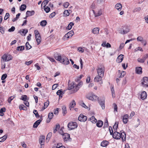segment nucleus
I'll use <instances>...</instances> for the list:
<instances>
[{
    "instance_id": "nucleus-1",
    "label": "nucleus",
    "mask_w": 148,
    "mask_h": 148,
    "mask_svg": "<svg viewBox=\"0 0 148 148\" xmlns=\"http://www.w3.org/2000/svg\"><path fill=\"white\" fill-rule=\"evenodd\" d=\"M83 85V82L81 81L77 85L75 84L74 82H72L71 84H68V89L69 90L71 89H73V90L74 92H77L81 88Z\"/></svg>"
},
{
    "instance_id": "nucleus-2",
    "label": "nucleus",
    "mask_w": 148,
    "mask_h": 148,
    "mask_svg": "<svg viewBox=\"0 0 148 148\" xmlns=\"http://www.w3.org/2000/svg\"><path fill=\"white\" fill-rule=\"evenodd\" d=\"M55 59L60 61V62L63 64H68L69 63V62L68 59L66 57H61V56L58 54L57 55H55Z\"/></svg>"
},
{
    "instance_id": "nucleus-3",
    "label": "nucleus",
    "mask_w": 148,
    "mask_h": 148,
    "mask_svg": "<svg viewBox=\"0 0 148 148\" xmlns=\"http://www.w3.org/2000/svg\"><path fill=\"white\" fill-rule=\"evenodd\" d=\"M129 31L130 29L127 26H122L119 30V33L123 34H126Z\"/></svg>"
},
{
    "instance_id": "nucleus-4",
    "label": "nucleus",
    "mask_w": 148,
    "mask_h": 148,
    "mask_svg": "<svg viewBox=\"0 0 148 148\" xmlns=\"http://www.w3.org/2000/svg\"><path fill=\"white\" fill-rule=\"evenodd\" d=\"M86 97L89 100L94 101L97 100L99 99L98 97L93 93L88 94L86 96Z\"/></svg>"
},
{
    "instance_id": "nucleus-5",
    "label": "nucleus",
    "mask_w": 148,
    "mask_h": 148,
    "mask_svg": "<svg viewBox=\"0 0 148 148\" xmlns=\"http://www.w3.org/2000/svg\"><path fill=\"white\" fill-rule=\"evenodd\" d=\"M77 126V124L75 122H71L67 125V127L70 130L76 128Z\"/></svg>"
},
{
    "instance_id": "nucleus-6",
    "label": "nucleus",
    "mask_w": 148,
    "mask_h": 148,
    "mask_svg": "<svg viewBox=\"0 0 148 148\" xmlns=\"http://www.w3.org/2000/svg\"><path fill=\"white\" fill-rule=\"evenodd\" d=\"M141 84L144 87H148V77H145L141 80Z\"/></svg>"
},
{
    "instance_id": "nucleus-7",
    "label": "nucleus",
    "mask_w": 148,
    "mask_h": 148,
    "mask_svg": "<svg viewBox=\"0 0 148 148\" xmlns=\"http://www.w3.org/2000/svg\"><path fill=\"white\" fill-rule=\"evenodd\" d=\"M74 33L73 30H71L67 33L63 38V39L65 40H67L70 37H71L74 34Z\"/></svg>"
},
{
    "instance_id": "nucleus-8",
    "label": "nucleus",
    "mask_w": 148,
    "mask_h": 148,
    "mask_svg": "<svg viewBox=\"0 0 148 148\" xmlns=\"http://www.w3.org/2000/svg\"><path fill=\"white\" fill-rule=\"evenodd\" d=\"M98 75L102 77H103L104 72V67L103 66H100L98 67L97 69Z\"/></svg>"
},
{
    "instance_id": "nucleus-9",
    "label": "nucleus",
    "mask_w": 148,
    "mask_h": 148,
    "mask_svg": "<svg viewBox=\"0 0 148 148\" xmlns=\"http://www.w3.org/2000/svg\"><path fill=\"white\" fill-rule=\"evenodd\" d=\"M87 119L86 116L82 114H81L78 117V120L81 122H84L86 121Z\"/></svg>"
},
{
    "instance_id": "nucleus-10",
    "label": "nucleus",
    "mask_w": 148,
    "mask_h": 148,
    "mask_svg": "<svg viewBox=\"0 0 148 148\" xmlns=\"http://www.w3.org/2000/svg\"><path fill=\"white\" fill-rule=\"evenodd\" d=\"M62 137L65 141L71 140V139L70 138V135L69 134L67 133L64 134L63 135Z\"/></svg>"
},
{
    "instance_id": "nucleus-11",
    "label": "nucleus",
    "mask_w": 148,
    "mask_h": 148,
    "mask_svg": "<svg viewBox=\"0 0 148 148\" xmlns=\"http://www.w3.org/2000/svg\"><path fill=\"white\" fill-rule=\"evenodd\" d=\"M102 77H103L98 75L95 78L94 81L95 82H100V84H103V82L102 81Z\"/></svg>"
},
{
    "instance_id": "nucleus-12",
    "label": "nucleus",
    "mask_w": 148,
    "mask_h": 148,
    "mask_svg": "<svg viewBox=\"0 0 148 148\" xmlns=\"http://www.w3.org/2000/svg\"><path fill=\"white\" fill-rule=\"evenodd\" d=\"M148 58V54H146L142 58H138L137 59V61L139 62L143 63Z\"/></svg>"
},
{
    "instance_id": "nucleus-13",
    "label": "nucleus",
    "mask_w": 148,
    "mask_h": 148,
    "mask_svg": "<svg viewBox=\"0 0 148 148\" xmlns=\"http://www.w3.org/2000/svg\"><path fill=\"white\" fill-rule=\"evenodd\" d=\"M113 137L116 139H119L121 138L120 133L117 132H114L112 135Z\"/></svg>"
},
{
    "instance_id": "nucleus-14",
    "label": "nucleus",
    "mask_w": 148,
    "mask_h": 148,
    "mask_svg": "<svg viewBox=\"0 0 148 148\" xmlns=\"http://www.w3.org/2000/svg\"><path fill=\"white\" fill-rule=\"evenodd\" d=\"M120 135H121V138L123 141H125L126 140V134L125 132H123V131H121L120 132Z\"/></svg>"
},
{
    "instance_id": "nucleus-15",
    "label": "nucleus",
    "mask_w": 148,
    "mask_h": 148,
    "mask_svg": "<svg viewBox=\"0 0 148 148\" xmlns=\"http://www.w3.org/2000/svg\"><path fill=\"white\" fill-rule=\"evenodd\" d=\"M45 140V137L42 136L40 137L39 139L40 143L41 145H44Z\"/></svg>"
},
{
    "instance_id": "nucleus-16",
    "label": "nucleus",
    "mask_w": 148,
    "mask_h": 148,
    "mask_svg": "<svg viewBox=\"0 0 148 148\" xmlns=\"http://www.w3.org/2000/svg\"><path fill=\"white\" fill-rule=\"evenodd\" d=\"M42 120L40 119H39L36 121L34 123L33 127L34 128H36L39 124L41 122Z\"/></svg>"
},
{
    "instance_id": "nucleus-17",
    "label": "nucleus",
    "mask_w": 148,
    "mask_h": 148,
    "mask_svg": "<svg viewBox=\"0 0 148 148\" xmlns=\"http://www.w3.org/2000/svg\"><path fill=\"white\" fill-rule=\"evenodd\" d=\"M100 105L101 106L102 109L103 110L105 108V101L103 100H100L99 101Z\"/></svg>"
},
{
    "instance_id": "nucleus-18",
    "label": "nucleus",
    "mask_w": 148,
    "mask_h": 148,
    "mask_svg": "<svg viewBox=\"0 0 148 148\" xmlns=\"http://www.w3.org/2000/svg\"><path fill=\"white\" fill-rule=\"evenodd\" d=\"M136 71L137 73L141 74L142 73V68L141 67H137L136 69Z\"/></svg>"
},
{
    "instance_id": "nucleus-19",
    "label": "nucleus",
    "mask_w": 148,
    "mask_h": 148,
    "mask_svg": "<svg viewBox=\"0 0 148 148\" xmlns=\"http://www.w3.org/2000/svg\"><path fill=\"white\" fill-rule=\"evenodd\" d=\"M76 105V103L74 100H73L70 103L69 108L70 110L72 108H74Z\"/></svg>"
},
{
    "instance_id": "nucleus-20",
    "label": "nucleus",
    "mask_w": 148,
    "mask_h": 148,
    "mask_svg": "<svg viewBox=\"0 0 148 148\" xmlns=\"http://www.w3.org/2000/svg\"><path fill=\"white\" fill-rule=\"evenodd\" d=\"M99 27L94 28L92 30V32L94 34H98L99 33Z\"/></svg>"
},
{
    "instance_id": "nucleus-21",
    "label": "nucleus",
    "mask_w": 148,
    "mask_h": 148,
    "mask_svg": "<svg viewBox=\"0 0 148 148\" xmlns=\"http://www.w3.org/2000/svg\"><path fill=\"white\" fill-rule=\"evenodd\" d=\"M128 114L125 115L123 117V123L126 124L128 121Z\"/></svg>"
},
{
    "instance_id": "nucleus-22",
    "label": "nucleus",
    "mask_w": 148,
    "mask_h": 148,
    "mask_svg": "<svg viewBox=\"0 0 148 148\" xmlns=\"http://www.w3.org/2000/svg\"><path fill=\"white\" fill-rule=\"evenodd\" d=\"M122 7L121 4L119 3H117L116 5L115 8L119 11H120L121 10Z\"/></svg>"
},
{
    "instance_id": "nucleus-23",
    "label": "nucleus",
    "mask_w": 148,
    "mask_h": 148,
    "mask_svg": "<svg viewBox=\"0 0 148 148\" xmlns=\"http://www.w3.org/2000/svg\"><path fill=\"white\" fill-rule=\"evenodd\" d=\"M147 97V94L146 92L143 91L140 95L141 98L143 100H144L146 99Z\"/></svg>"
},
{
    "instance_id": "nucleus-24",
    "label": "nucleus",
    "mask_w": 148,
    "mask_h": 148,
    "mask_svg": "<svg viewBox=\"0 0 148 148\" xmlns=\"http://www.w3.org/2000/svg\"><path fill=\"white\" fill-rule=\"evenodd\" d=\"M123 55L121 54L117 58L116 61L118 63L121 62L123 59Z\"/></svg>"
},
{
    "instance_id": "nucleus-25",
    "label": "nucleus",
    "mask_w": 148,
    "mask_h": 148,
    "mask_svg": "<svg viewBox=\"0 0 148 148\" xmlns=\"http://www.w3.org/2000/svg\"><path fill=\"white\" fill-rule=\"evenodd\" d=\"M35 13L34 11L32 10V11H27L26 12V15H27V16H31L34 15Z\"/></svg>"
},
{
    "instance_id": "nucleus-26",
    "label": "nucleus",
    "mask_w": 148,
    "mask_h": 148,
    "mask_svg": "<svg viewBox=\"0 0 148 148\" xmlns=\"http://www.w3.org/2000/svg\"><path fill=\"white\" fill-rule=\"evenodd\" d=\"M64 93L61 89L58 90L56 92V94L59 96L60 97H62Z\"/></svg>"
},
{
    "instance_id": "nucleus-27",
    "label": "nucleus",
    "mask_w": 148,
    "mask_h": 148,
    "mask_svg": "<svg viewBox=\"0 0 148 148\" xmlns=\"http://www.w3.org/2000/svg\"><path fill=\"white\" fill-rule=\"evenodd\" d=\"M108 144V142L106 140H103L101 142V146L103 147L107 146Z\"/></svg>"
},
{
    "instance_id": "nucleus-28",
    "label": "nucleus",
    "mask_w": 148,
    "mask_h": 148,
    "mask_svg": "<svg viewBox=\"0 0 148 148\" xmlns=\"http://www.w3.org/2000/svg\"><path fill=\"white\" fill-rule=\"evenodd\" d=\"M89 120L93 123H95L97 121V120L94 116L91 117L88 119Z\"/></svg>"
},
{
    "instance_id": "nucleus-29",
    "label": "nucleus",
    "mask_w": 148,
    "mask_h": 148,
    "mask_svg": "<svg viewBox=\"0 0 148 148\" xmlns=\"http://www.w3.org/2000/svg\"><path fill=\"white\" fill-rule=\"evenodd\" d=\"M103 124V122L101 120H98L96 123V125L97 127H101Z\"/></svg>"
},
{
    "instance_id": "nucleus-30",
    "label": "nucleus",
    "mask_w": 148,
    "mask_h": 148,
    "mask_svg": "<svg viewBox=\"0 0 148 148\" xmlns=\"http://www.w3.org/2000/svg\"><path fill=\"white\" fill-rule=\"evenodd\" d=\"M49 104V101H47L45 102L44 104V106L42 108L41 110L42 111L44 109L46 108L48 106Z\"/></svg>"
},
{
    "instance_id": "nucleus-31",
    "label": "nucleus",
    "mask_w": 148,
    "mask_h": 148,
    "mask_svg": "<svg viewBox=\"0 0 148 148\" xmlns=\"http://www.w3.org/2000/svg\"><path fill=\"white\" fill-rule=\"evenodd\" d=\"M62 113L64 115L67 113L66 108L65 106H63L62 107Z\"/></svg>"
},
{
    "instance_id": "nucleus-32",
    "label": "nucleus",
    "mask_w": 148,
    "mask_h": 148,
    "mask_svg": "<svg viewBox=\"0 0 148 148\" xmlns=\"http://www.w3.org/2000/svg\"><path fill=\"white\" fill-rule=\"evenodd\" d=\"M70 11H71V10H65L64 12V14L65 16H69L70 14L69 12Z\"/></svg>"
},
{
    "instance_id": "nucleus-33",
    "label": "nucleus",
    "mask_w": 148,
    "mask_h": 148,
    "mask_svg": "<svg viewBox=\"0 0 148 148\" xmlns=\"http://www.w3.org/2000/svg\"><path fill=\"white\" fill-rule=\"evenodd\" d=\"M7 137V135H5L2 137L0 138V142H4L6 139Z\"/></svg>"
},
{
    "instance_id": "nucleus-34",
    "label": "nucleus",
    "mask_w": 148,
    "mask_h": 148,
    "mask_svg": "<svg viewBox=\"0 0 148 148\" xmlns=\"http://www.w3.org/2000/svg\"><path fill=\"white\" fill-rule=\"evenodd\" d=\"M36 40L37 43V45H39L41 41V36H39L37 38H36Z\"/></svg>"
},
{
    "instance_id": "nucleus-35",
    "label": "nucleus",
    "mask_w": 148,
    "mask_h": 148,
    "mask_svg": "<svg viewBox=\"0 0 148 148\" xmlns=\"http://www.w3.org/2000/svg\"><path fill=\"white\" fill-rule=\"evenodd\" d=\"M32 47L31 46L29 45V42H27L26 43V50L29 49Z\"/></svg>"
},
{
    "instance_id": "nucleus-36",
    "label": "nucleus",
    "mask_w": 148,
    "mask_h": 148,
    "mask_svg": "<svg viewBox=\"0 0 148 148\" xmlns=\"http://www.w3.org/2000/svg\"><path fill=\"white\" fill-rule=\"evenodd\" d=\"M26 8V6L25 4L22 5L20 7V10L22 11L24 10Z\"/></svg>"
},
{
    "instance_id": "nucleus-37",
    "label": "nucleus",
    "mask_w": 148,
    "mask_h": 148,
    "mask_svg": "<svg viewBox=\"0 0 148 148\" xmlns=\"http://www.w3.org/2000/svg\"><path fill=\"white\" fill-rule=\"evenodd\" d=\"M74 25V23L73 22H71L68 25V26L67 27V29H68L69 30L71 29L72 26H73Z\"/></svg>"
},
{
    "instance_id": "nucleus-38",
    "label": "nucleus",
    "mask_w": 148,
    "mask_h": 148,
    "mask_svg": "<svg viewBox=\"0 0 148 148\" xmlns=\"http://www.w3.org/2000/svg\"><path fill=\"white\" fill-rule=\"evenodd\" d=\"M47 23L46 21L44 20L40 22V25L42 26H45Z\"/></svg>"
},
{
    "instance_id": "nucleus-39",
    "label": "nucleus",
    "mask_w": 148,
    "mask_h": 148,
    "mask_svg": "<svg viewBox=\"0 0 148 148\" xmlns=\"http://www.w3.org/2000/svg\"><path fill=\"white\" fill-rule=\"evenodd\" d=\"M118 122H116L113 126V128L114 131L117 130L118 127Z\"/></svg>"
},
{
    "instance_id": "nucleus-40",
    "label": "nucleus",
    "mask_w": 148,
    "mask_h": 148,
    "mask_svg": "<svg viewBox=\"0 0 148 148\" xmlns=\"http://www.w3.org/2000/svg\"><path fill=\"white\" fill-rule=\"evenodd\" d=\"M52 133L51 132H49L48 134H47L46 138V141L47 140H48V141L50 138L52 136Z\"/></svg>"
},
{
    "instance_id": "nucleus-41",
    "label": "nucleus",
    "mask_w": 148,
    "mask_h": 148,
    "mask_svg": "<svg viewBox=\"0 0 148 148\" xmlns=\"http://www.w3.org/2000/svg\"><path fill=\"white\" fill-rule=\"evenodd\" d=\"M19 108L21 110H26L27 109L26 107L23 105H21L19 106Z\"/></svg>"
},
{
    "instance_id": "nucleus-42",
    "label": "nucleus",
    "mask_w": 148,
    "mask_h": 148,
    "mask_svg": "<svg viewBox=\"0 0 148 148\" xmlns=\"http://www.w3.org/2000/svg\"><path fill=\"white\" fill-rule=\"evenodd\" d=\"M6 56V57H7V61H9L10 60H11L12 59V56L10 55H7Z\"/></svg>"
},
{
    "instance_id": "nucleus-43",
    "label": "nucleus",
    "mask_w": 148,
    "mask_h": 148,
    "mask_svg": "<svg viewBox=\"0 0 148 148\" xmlns=\"http://www.w3.org/2000/svg\"><path fill=\"white\" fill-rule=\"evenodd\" d=\"M28 32V30L27 29H23L22 31L20 30L19 31V32L21 33L22 32V33L23 34H24V35L25 36V34H27Z\"/></svg>"
},
{
    "instance_id": "nucleus-44",
    "label": "nucleus",
    "mask_w": 148,
    "mask_h": 148,
    "mask_svg": "<svg viewBox=\"0 0 148 148\" xmlns=\"http://www.w3.org/2000/svg\"><path fill=\"white\" fill-rule=\"evenodd\" d=\"M15 96H12L9 97L8 100V102L10 103L11 101L15 97Z\"/></svg>"
},
{
    "instance_id": "nucleus-45",
    "label": "nucleus",
    "mask_w": 148,
    "mask_h": 148,
    "mask_svg": "<svg viewBox=\"0 0 148 148\" xmlns=\"http://www.w3.org/2000/svg\"><path fill=\"white\" fill-rule=\"evenodd\" d=\"M111 91L112 92V97L114 98L115 97V94L114 90L113 87L111 88Z\"/></svg>"
},
{
    "instance_id": "nucleus-46",
    "label": "nucleus",
    "mask_w": 148,
    "mask_h": 148,
    "mask_svg": "<svg viewBox=\"0 0 148 148\" xmlns=\"http://www.w3.org/2000/svg\"><path fill=\"white\" fill-rule=\"evenodd\" d=\"M27 97L26 95H24L21 96V99L24 101H26L27 99Z\"/></svg>"
},
{
    "instance_id": "nucleus-47",
    "label": "nucleus",
    "mask_w": 148,
    "mask_h": 148,
    "mask_svg": "<svg viewBox=\"0 0 148 148\" xmlns=\"http://www.w3.org/2000/svg\"><path fill=\"white\" fill-rule=\"evenodd\" d=\"M102 14L101 10H100L98 11L97 13L95 14V17H97L101 15Z\"/></svg>"
},
{
    "instance_id": "nucleus-48",
    "label": "nucleus",
    "mask_w": 148,
    "mask_h": 148,
    "mask_svg": "<svg viewBox=\"0 0 148 148\" xmlns=\"http://www.w3.org/2000/svg\"><path fill=\"white\" fill-rule=\"evenodd\" d=\"M60 127V125L59 124H58L56 125V126L53 130V132L54 133H55L56 132L57 130Z\"/></svg>"
},
{
    "instance_id": "nucleus-49",
    "label": "nucleus",
    "mask_w": 148,
    "mask_h": 148,
    "mask_svg": "<svg viewBox=\"0 0 148 148\" xmlns=\"http://www.w3.org/2000/svg\"><path fill=\"white\" fill-rule=\"evenodd\" d=\"M33 113L36 116L37 118L39 117L40 116L38 113V112L37 110H34L33 111Z\"/></svg>"
},
{
    "instance_id": "nucleus-50",
    "label": "nucleus",
    "mask_w": 148,
    "mask_h": 148,
    "mask_svg": "<svg viewBox=\"0 0 148 148\" xmlns=\"http://www.w3.org/2000/svg\"><path fill=\"white\" fill-rule=\"evenodd\" d=\"M53 112L49 113L48 115V118L49 120H51L53 118Z\"/></svg>"
},
{
    "instance_id": "nucleus-51",
    "label": "nucleus",
    "mask_w": 148,
    "mask_h": 148,
    "mask_svg": "<svg viewBox=\"0 0 148 148\" xmlns=\"http://www.w3.org/2000/svg\"><path fill=\"white\" fill-rule=\"evenodd\" d=\"M24 47L23 46H18L17 48V51H22L24 49Z\"/></svg>"
},
{
    "instance_id": "nucleus-52",
    "label": "nucleus",
    "mask_w": 148,
    "mask_h": 148,
    "mask_svg": "<svg viewBox=\"0 0 148 148\" xmlns=\"http://www.w3.org/2000/svg\"><path fill=\"white\" fill-rule=\"evenodd\" d=\"M69 2H66L63 3V6L64 8H67L69 6Z\"/></svg>"
},
{
    "instance_id": "nucleus-53",
    "label": "nucleus",
    "mask_w": 148,
    "mask_h": 148,
    "mask_svg": "<svg viewBox=\"0 0 148 148\" xmlns=\"http://www.w3.org/2000/svg\"><path fill=\"white\" fill-rule=\"evenodd\" d=\"M108 122L107 119H106L104 123L103 127H108Z\"/></svg>"
},
{
    "instance_id": "nucleus-54",
    "label": "nucleus",
    "mask_w": 148,
    "mask_h": 148,
    "mask_svg": "<svg viewBox=\"0 0 148 148\" xmlns=\"http://www.w3.org/2000/svg\"><path fill=\"white\" fill-rule=\"evenodd\" d=\"M0 32L2 34H4L5 33V29L2 27H0Z\"/></svg>"
},
{
    "instance_id": "nucleus-55",
    "label": "nucleus",
    "mask_w": 148,
    "mask_h": 148,
    "mask_svg": "<svg viewBox=\"0 0 148 148\" xmlns=\"http://www.w3.org/2000/svg\"><path fill=\"white\" fill-rule=\"evenodd\" d=\"M7 77V75L6 74H3L1 77V79L2 80H4Z\"/></svg>"
},
{
    "instance_id": "nucleus-56",
    "label": "nucleus",
    "mask_w": 148,
    "mask_h": 148,
    "mask_svg": "<svg viewBox=\"0 0 148 148\" xmlns=\"http://www.w3.org/2000/svg\"><path fill=\"white\" fill-rule=\"evenodd\" d=\"M15 29V27L14 26H12L8 30V31L10 32H12L14 31Z\"/></svg>"
},
{
    "instance_id": "nucleus-57",
    "label": "nucleus",
    "mask_w": 148,
    "mask_h": 148,
    "mask_svg": "<svg viewBox=\"0 0 148 148\" xmlns=\"http://www.w3.org/2000/svg\"><path fill=\"white\" fill-rule=\"evenodd\" d=\"M10 16L9 14L8 13H6L5 16L4 17V20H7L8 18H9Z\"/></svg>"
},
{
    "instance_id": "nucleus-58",
    "label": "nucleus",
    "mask_w": 148,
    "mask_h": 148,
    "mask_svg": "<svg viewBox=\"0 0 148 148\" xmlns=\"http://www.w3.org/2000/svg\"><path fill=\"white\" fill-rule=\"evenodd\" d=\"M113 106L114 107V111L117 112V105L115 103H114L113 104Z\"/></svg>"
},
{
    "instance_id": "nucleus-59",
    "label": "nucleus",
    "mask_w": 148,
    "mask_h": 148,
    "mask_svg": "<svg viewBox=\"0 0 148 148\" xmlns=\"http://www.w3.org/2000/svg\"><path fill=\"white\" fill-rule=\"evenodd\" d=\"M58 85V84H55L53 85L52 88V90H54L57 87Z\"/></svg>"
},
{
    "instance_id": "nucleus-60",
    "label": "nucleus",
    "mask_w": 148,
    "mask_h": 148,
    "mask_svg": "<svg viewBox=\"0 0 148 148\" xmlns=\"http://www.w3.org/2000/svg\"><path fill=\"white\" fill-rule=\"evenodd\" d=\"M109 130L110 133V134L112 135L113 134V131L112 127L111 126H110Z\"/></svg>"
},
{
    "instance_id": "nucleus-61",
    "label": "nucleus",
    "mask_w": 148,
    "mask_h": 148,
    "mask_svg": "<svg viewBox=\"0 0 148 148\" xmlns=\"http://www.w3.org/2000/svg\"><path fill=\"white\" fill-rule=\"evenodd\" d=\"M141 10V8L140 7L134 9L133 10L134 12H138L140 11Z\"/></svg>"
},
{
    "instance_id": "nucleus-62",
    "label": "nucleus",
    "mask_w": 148,
    "mask_h": 148,
    "mask_svg": "<svg viewBox=\"0 0 148 148\" xmlns=\"http://www.w3.org/2000/svg\"><path fill=\"white\" fill-rule=\"evenodd\" d=\"M44 10L47 13L50 10V8L48 7L47 6L46 8H45Z\"/></svg>"
},
{
    "instance_id": "nucleus-63",
    "label": "nucleus",
    "mask_w": 148,
    "mask_h": 148,
    "mask_svg": "<svg viewBox=\"0 0 148 148\" xmlns=\"http://www.w3.org/2000/svg\"><path fill=\"white\" fill-rule=\"evenodd\" d=\"M33 62V61L32 60H30L28 62H26L25 63V64L27 65H29L31 64Z\"/></svg>"
},
{
    "instance_id": "nucleus-64",
    "label": "nucleus",
    "mask_w": 148,
    "mask_h": 148,
    "mask_svg": "<svg viewBox=\"0 0 148 148\" xmlns=\"http://www.w3.org/2000/svg\"><path fill=\"white\" fill-rule=\"evenodd\" d=\"M2 59L3 61H7V57L6 55H4L2 57Z\"/></svg>"
}]
</instances>
